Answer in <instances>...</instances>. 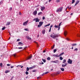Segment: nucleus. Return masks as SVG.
I'll use <instances>...</instances> for the list:
<instances>
[{"mask_svg":"<svg viewBox=\"0 0 80 80\" xmlns=\"http://www.w3.org/2000/svg\"><path fill=\"white\" fill-rule=\"evenodd\" d=\"M58 37H60V34H54L53 36V34H51L50 35V37H52V38H53V39H55L56 38H58Z\"/></svg>","mask_w":80,"mask_h":80,"instance_id":"f257e3e1","label":"nucleus"},{"mask_svg":"<svg viewBox=\"0 0 80 80\" xmlns=\"http://www.w3.org/2000/svg\"><path fill=\"white\" fill-rule=\"evenodd\" d=\"M66 62V60L65 59L63 60L62 62V63H64V64L62 65V67H65L67 65V63Z\"/></svg>","mask_w":80,"mask_h":80,"instance_id":"f03ea898","label":"nucleus"},{"mask_svg":"<svg viewBox=\"0 0 80 80\" xmlns=\"http://www.w3.org/2000/svg\"><path fill=\"white\" fill-rule=\"evenodd\" d=\"M63 10V7H61L59 8H57L56 12H62Z\"/></svg>","mask_w":80,"mask_h":80,"instance_id":"7ed1b4c3","label":"nucleus"},{"mask_svg":"<svg viewBox=\"0 0 80 80\" xmlns=\"http://www.w3.org/2000/svg\"><path fill=\"white\" fill-rule=\"evenodd\" d=\"M72 60H71L70 59H68V63L69 64H72Z\"/></svg>","mask_w":80,"mask_h":80,"instance_id":"20e7f679","label":"nucleus"},{"mask_svg":"<svg viewBox=\"0 0 80 80\" xmlns=\"http://www.w3.org/2000/svg\"><path fill=\"white\" fill-rule=\"evenodd\" d=\"M28 21H27L25 22H24L23 23V25L24 26H26L27 25V23H28Z\"/></svg>","mask_w":80,"mask_h":80,"instance_id":"39448f33","label":"nucleus"},{"mask_svg":"<svg viewBox=\"0 0 80 80\" xmlns=\"http://www.w3.org/2000/svg\"><path fill=\"white\" fill-rule=\"evenodd\" d=\"M59 62L58 60L51 61V63H58Z\"/></svg>","mask_w":80,"mask_h":80,"instance_id":"423d86ee","label":"nucleus"},{"mask_svg":"<svg viewBox=\"0 0 80 80\" xmlns=\"http://www.w3.org/2000/svg\"><path fill=\"white\" fill-rule=\"evenodd\" d=\"M33 15H36L37 14V10L34 11L32 13Z\"/></svg>","mask_w":80,"mask_h":80,"instance_id":"0eeeda50","label":"nucleus"},{"mask_svg":"<svg viewBox=\"0 0 80 80\" xmlns=\"http://www.w3.org/2000/svg\"><path fill=\"white\" fill-rule=\"evenodd\" d=\"M54 27H55V28H58V30H59L60 28V27L58 26V25L57 26V25H55Z\"/></svg>","mask_w":80,"mask_h":80,"instance_id":"6e6552de","label":"nucleus"},{"mask_svg":"<svg viewBox=\"0 0 80 80\" xmlns=\"http://www.w3.org/2000/svg\"><path fill=\"white\" fill-rule=\"evenodd\" d=\"M41 9L42 11H43V10L45 9V8L44 7H42L41 8Z\"/></svg>","mask_w":80,"mask_h":80,"instance_id":"1a4fd4ad","label":"nucleus"},{"mask_svg":"<svg viewBox=\"0 0 80 80\" xmlns=\"http://www.w3.org/2000/svg\"><path fill=\"white\" fill-rule=\"evenodd\" d=\"M18 45H21V46H22V45H23V43H22L21 42H19L18 43Z\"/></svg>","mask_w":80,"mask_h":80,"instance_id":"9d476101","label":"nucleus"},{"mask_svg":"<svg viewBox=\"0 0 80 80\" xmlns=\"http://www.w3.org/2000/svg\"><path fill=\"white\" fill-rule=\"evenodd\" d=\"M80 2V1H77L76 2V3L74 5V7H75L76 6V5H77L78 4V3Z\"/></svg>","mask_w":80,"mask_h":80,"instance_id":"9b49d317","label":"nucleus"},{"mask_svg":"<svg viewBox=\"0 0 80 80\" xmlns=\"http://www.w3.org/2000/svg\"><path fill=\"white\" fill-rule=\"evenodd\" d=\"M42 33L43 35H44L45 33V29L42 30Z\"/></svg>","mask_w":80,"mask_h":80,"instance_id":"f8f14e48","label":"nucleus"},{"mask_svg":"<svg viewBox=\"0 0 80 80\" xmlns=\"http://www.w3.org/2000/svg\"><path fill=\"white\" fill-rule=\"evenodd\" d=\"M43 22H39V24L40 25H43Z\"/></svg>","mask_w":80,"mask_h":80,"instance_id":"ddd939ff","label":"nucleus"},{"mask_svg":"<svg viewBox=\"0 0 80 80\" xmlns=\"http://www.w3.org/2000/svg\"><path fill=\"white\" fill-rule=\"evenodd\" d=\"M36 22H39V19L38 18H36Z\"/></svg>","mask_w":80,"mask_h":80,"instance_id":"4468645a","label":"nucleus"},{"mask_svg":"<svg viewBox=\"0 0 80 80\" xmlns=\"http://www.w3.org/2000/svg\"><path fill=\"white\" fill-rule=\"evenodd\" d=\"M26 38L28 40H31L32 38H31L29 36H27Z\"/></svg>","mask_w":80,"mask_h":80,"instance_id":"2eb2a0df","label":"nucleus"},{"mask_svg":"<svg viewBox=\"0 0 80 80\" xmlns=\"http://www.w3.org/2000/svg\"><path fill=\"white\" fill-rule=\"evenodd\" d=\"M32 58V56H31L30 57H28L27 58L28 60H29V59H31Z\"/></svg>","mask_w":80,"mask_h":80,"instance_id":"dca6fc26","label":"nucleus"},{"mask_svg":"<svg viewBox=\"0 0 80 80\" xmlns=\"http://www.w3.org/2000/svg\"><path fill=\"white\" fill-rule=\"evenodd\" d=\"M10 24V22H9L6 23V25H9Z\"/></svg>","mask_w":80,"mask_h":80,"instance_id":"f3484780","label":"nucleus"},{"mask_svg":"<svg viewBox=\"0 0 80 80\" xmlns=\"http://www.w3.org/2000/svg\"><path fill=\"white\" fill-rule=\"evenodd\" d=\"M50 23H49L48 24L45 25L44 26V27H47L48 26H50Z\"/></svg>","mask_w":80,"mask_h":80,"instance_id":"a211bd4d","label":"nucleus"},{"mask_svg":"<svg viewBox=\"0 0 80 80\" xmlns=\"http://www.w3.org/2000/svg\"><path fill=\"white\" fill-rule=\"evenodd\" d=\"M64 35L66 36V35L67 34V31H65L64 32Z\"/></svg>","mask_w":80,"mask_h":80,"instance_id":"6ab92c4d","label":"nucleus"},{"mask_svg":"<svg viewBox=\"0 0 80 80\" xmlns=\"http://www.w3.org/2000/svg\"><path fill=\"white\" fill-rule=\"evenodd\" d=\"M42 14V12H39L38 13V15H41Z\"/></svg>","mask_w":80,"mask_h":80,"instance_id":"aec40b11","label":"nucleus"},{"mask_svg":"<svg viewBox=\"0 0 80 80\" xmlns=\"http://www.w3.org/2000/svg\"><path fill=\"white\" fill-rule=\"evenodd\" d=\"M60 70L62 71V72H63V71H64V68H60Z\"/></svg>","mask_w":80,"mask_h":80,"instance_id":"412c9836","label":"nucleus"},{"mask_svg":"<svg viewBox=\"0 0 80 80\" xmlns=\"http://www.w3.org/2000/svg\"><path fill=\"white\" fill-rule=\"evenodd\" d=\"M9 72H10V71L9 70H7V71H6L5 72V73H8Z\"/></svg>","mask_w":80,"mask_h":80,"instance_id":"4be33fe9","label":"nucleus"},{"mask_svg":"<svg viewBox=\"0 0 80 80\" xmlns=\"http://www.w3.org/2000/svg\"><path fill=\"white\" fill-rule=\"evenodd\" d=\"M42 60L43 61L44 63H45V62H46V60H45V59H43L42 58Z\"/></svg>","mask_w":80,"mask_h":80,"instance_id":"5701e85b","label":"nucleus"},{"mask_svg":"<svg viewBox=\"0 0 80 80\" xmlns=\"http://www.w3.org/2000/svg\"><path fill=\"white\" fill-rule=\"evenodd\" d=\"M30 68L28 67H27V69H26V71L27 72H28V71H29Z\"/></svg>","mask_w":80,"mask_h":80,"instance_id":"b1692460","label":"nucleus"},{"mask_svg":"<svg viewBox=\"0 0 80 80\" xmlns=\"http://www.w3.org/2000/svg\"><path fill=\"white\" fill-rule=\"evenodd\" d=\"M59 58L60 60H63V58L62 57H60Z\"/></svg>","mask_w":80,"mask_h":80,"instance_id":"393cba45","label":"nucleus"},{"mask_svg":"<svg viewBox=\"0 0 80 80\" xmlns=\"http://www.w3.org/2000/svg\"><path fill=\"white\" fill-rule=\"evenodd\" d=\"M5 27H4L3 28H2V30H5Z\"/></svg>","mask_w":80,"mask_h":80,"instance_id":"a878e982","label":"nucleus"},{"mask_svg":"<svg viewBox=\"0 0 80 80\" xmlns=\"http://www.w3.org/2000/svg\"><path fill=\"white\" fill-rule=\"evenodd\" d=\"M72 4H73V3H74V2H75V0H72Z\"/></svg>","mask_w":80,"mask_h":80,"instance_id":"bb28decb","label":"nucleus"},{"mask_svg":"<svg viewBox=\"0 0 80 80\" xmlns=\"http://www.w3.org/2000/svg\"><path fill=\"white\" fill-rule=\"evenodd\" d=\"M47 59L48 60H50V58L48 57L47 58Z\"/></svg>","mask_w":80,"mask_h":80,"instance_id":"cd10ccee","label":"nucleus"},{"mask_svg":"<svg viewBox=\"0 0 80 80\" xmlns=\"http://www.w3.org/2000/svg\"><path fill=\"white\" fill-rule=\"evenodd\" d=\"M57 50L56 49H54V50H53V51H54L53 52L54 53H55L56 52H57Z\"/></svg>","mask_w":80,"mask_h":80,"instance_id":"c85d7f7f","label":"nucleus"},{"mask_svg":"<svg viewBox=\"0 0 80 80\" xmlns=\"http://www.w3.org/2000/svg\"><path fill=\"white\" fill-rule=\"evenodd\" d=\"M60 2V0H57L56 1V2L57 3H59Z\"/></svg>","mask_w":80,"mask_h":80,"instance_id":"c756f323","label":"nucleus"},{"mask_svg":"<svg viewBox=\"0 0 80 80\" xmlns=\"http://www.w3.org/2000/svg\"><path fill=\"white\" fill-rule=\"evenodd\" d=\"M41 26H42L39 24V25H38V28H40V27H41Z\"/></svg>","mask_w":80,"mask_h":80,"instance_id":"7c9ffc66","label":"nucleus"},{"mask_svg":"<svg viewBox=\"0 0 80 80\" xmlns=\"http://www.w3.org/2000/svg\"><path fill=\"white\" fill-rule=\"evenodd\" d=\"M37 70L35 69L33 70L32 71V72H36Z\"/></svg>","mask_w":80,"mask_h":80,"instance_id":"2f4dec72","label":"nucleus"},{"mask_svg":"<svg viewBox=\"0 0 80 80\" xmlns=\"http://www.w3.org/2000/svg\"><path fill=\"white\" fill-rule=\"evenodd\" d=\"M9 11H11V10H12V8L11 7L9 8Z\"/></svg>","mask_w":80,"mask_h":80,"instance_id":"473e14b6","label":"nucleus"},{"mask_svg":"<svg viewBox=\"0 0 80 80\" xmlns=\"http://www.w3.org/2000/svg\"><path fill=\"white\" fill-rule=\"evenodd\" d=\"M74 50V51H78V49L77 48H76Z\"/></svg>","mask_w":80,"mask_h":80,"instance_id":"72a5a7b5","label":"nucleus"},{"mask_svg":"<svg viewBox=\"0 0 80 80\" xmlns=\"http://www.w3.org/2000/svg\"><path fill=\"white\" fill-rule=\"evenodd\" d=\"M32 67V68H34L36 67V65H34Z\"/></svg>","mask_w":80,"mask_h":80,"instance_id":"f704fd0d","label":"nucleus"},{"mask_svg":"<svg viewBox=\"0 0 80 80\" xmlns=\"http://www.w3.org/2000/svg\"><path fill=\"white\" fill-rule=\"evenodd\" d=\"M64 54V52H63L62 53H61L60 54V55L61 56L63 55Z\"/></svg>","mask_w":80,"mask_h":80,"instance_id":"c9c22d12","label":"nucleus"},{"mask_svg":"<svg viewBox=\"0 0 80 80\" xmlns=\"http://www.w3.org/2000/svg\"><path fill=\"white\" fill-rule=\"evenodd\" d=\"M72 45V46H76V45H77V44H73Z\"/></svg>","mask_w":80,"mask_h":80,"instance_id":"e433bc0d","label":"nucleus"},{"mask_svg":"<svg viewBox=\"0 0 80 80\" xmlns=\"http://www.w3.org/2000/svg\"><path fill=\"white\" fill-rule=\"evenodd\" d=\"M25 73H26V75H28V72L27 71H26L25 72Z\"/></svg>","mask_w":80,"mask_h":80,"instance_id":"4c0bfd02","label":"nucleus"},{"mask_svg":"<svg viewBox=\"0 0 80 80\" xmlns=\"http://www.w3.org/2000/svg\"><path fill=\"white\" fill-rule=\"evenodd\" d=\"M2 65H3V64H2V63H1V64H0V66H1V67H2Z\"/></svg>","mask_w":80,"mask_h":80,"instance_id":"58836bf2","label":"nucleus"},{"mask_svg":"<svg viewBox=\"0 0 80 80\" xmlns=\"http://www.w3.org/2000/svg\"><path fill=\"white\" fill-rule=\"evenodd\" d=\"M66 40H67L68 41H70V39L68 38H66Z\"/></svg>","mask_w":80,"mask_h":80,"instance_id":"ea45409f","label":"nucleus"},{"mask_svg":"<svg viewBox=\"0 0 80 80\" xmlns=\"http://www.w3.org/2000/svg\"><path fill=\"white\" fill-rule=\"evenodd\" d=\"M62 22H61L59 24V25H58V27H60V25H61V24H62Z\"/></svg>","mask_w":80,"mask_h":80,"instance_id":"a19ab883","label":"nucleus"},{"mask_svg":"<svg viewBox=\"0 0 80 80\" xmlns=\"http://www.w3.org/2000/svg\"><path fill=\"white\" fill-rule=\"evenodd\" d=\"M24 30H25L26 31H28V28H25Z\"/></svg>","mask_w":80,"mask_h":80,"instance_id":"79ce46f5","label":"nucleus"},{"mask_svg":"<svg viewBox=\"0 0 80 80\" xmlns=\"http://www.w3.org/2000/svg\"><path fill=\"white\" fill-rule=\"evenodd\" d=\"M20 39H18L17 40V42H20Z\"/></svg>","mask_w":80,"mask_h":80,"instance_id":"37998d69","label":"nucleus"},{"mask_svg":"<svg viewBox=\"0 0 80 80\" xmlns=\"http://www.w3.org/2000/svg\"><path fill=\"white\" fill-rule=\"evenodd\" d=\"M18 48V49H22V48H23L21 47Z\"/></svg>","mask_w":80,"mask_h":80,"instance_id":"c03bdc74","label":"nucleus"},{"mask_svg":"<svg viewBox=\"0 0 80 80\" xmlns=\"http://www.w3.org/2000/svg\"><path fill=\"white\" fill-rule=\"evenodd\" d=\"M3 3V1H1L0 2V5Z\"/></svg>","mask_w":80,"mask_h":80,"instance_id":"a18cd8bd","label":"nucleus"},{"mask_svg":"<svg viewBox=\"0 0 80 80\" xmlns=\"http://www.w3.org/2000/svg\"><path fill=\"white\" fill-rule=\"evenodd\" d=\"M45 17H42V20H45Z\"/></svg>","mask_w":80,"mask_h":80,"instance_id":"49530a36","label":"nucleus"},{"mask_svg":"<svg viewBox=\"0 0 80 80\" xmlns=\"http://www.w3.org/2000/svg\"><path fill=\"white\" fill-rule=\"evenodd\" d=\"M49 32H51V28H50V29L49 30Z\"/></svg>","mask_w":80,"mask_h":80,"instance_id":"de8ad7c7","label":"nucleus"},{"mask_svg":"<svg viewBox=\"0 0 80 80\" xmlns=\"http://www.w3.org/2000/svg\"><path fill=\"white\" fill-rule=\"evenodd\" d=\"M29 68L30 70H31V69H33V68H32V67H30V68Z\"/></svg>","mask_w":80,"mask_h":80,"instance_id":"09e8293b","label":"nucleus"},{"mask_svg":"<svg viewBox=\"0 0 80 80\" xmlns=\"http://www.w3.org/2000/svg\"><path fill=\"white\" fill-rule=\"evenodd\" d=\"M36 10L37 11H38V10H39V8H36Z\"/></svg>","mask_w":80,"mask_h":80,"instance_id":"8fccbe9b","label":"nucleus"},{"mask_svg":"<svg viewBox=\"0 0 80 80\" xmlns=\"http://www.w3.org/2000/svg\"><path fill=\"white\" fill-rule=\"evenodd\" d=\"M7 66H10V64H7Z\"/></svg>","mask_w":80,"mask_h":80,"instance_id":"3c124183","label":"nucleus"},{"mask_svg":"<svg viewBox=\"0 0 80 80\" xmlns=\"http://www.w3.org/2000/svg\"><path fill=\"white\" fill-rule=\"evenodd\" d=\"M48 73V72H45L44 73L45 74H47V73Z\"/></svg>","mask_w":80,"mask_h":80,"instance_id":"603ef678","label":"nucleus"},{"mask_svg":"<svg viewBox=\"0 0 80 80\" xmlns=\"http://www.w3.org/2000/svg\"><path fill=\"white\" fill-rule=\"evenodd\" d=\"M52 27H53V25H51L50 28H52Z\"/></svg>","mask_w":80,"mask_h":80,"instance_id":"864d4df0","label":"nucleus"},{"mask_svg":"<svg viewBox=\"0 0 80 80\" xmlns=\"http://www.w3.org/2000/svg\"><path fill=\"white\" fill-rule=\"evenodd\" d=\"M44 75H45V73H43L41 75L42 76H43Z\"/></svg>","mask_w":80,"mask_h":80,"instance_id":"5fc2aeb1","label":"nucleus"},{"mask_svg":"<svg viewBox=\"0 0 80 80\" xmlns=\"http://www.w3.org/2000/svg\"><path fill=\"white\" fill-rule=\"evenodd\" d=\"M45 52H46V51L45 50H44L43 51V53H45Z\"/></svg>","mask_w":80,"mask_h":80,"instance_id":"6e6d98bb","label":"nucleus"},{"mask_svg":"<svg viewBox=\"0 0 80 80\" xmlns=\"http://www.w3.org/2000/svg\"><path fill=\"white\" fill-rule=\"evenodd\" d=\"M14 67V66H12L11 67V68H13Z\"/></svg>","mask_w":80,"mask_h":80,"instance_id":"4d7b16f0","label":"nucleus"},{"mask_svg":"<svg viewBox=\"0 0 80 80\" xmlns=\"http://www.w3.org/2000/svg\"><path fill=\"white\" fill-rule=\"evenodd\" d=\"M61 56V55H60V54L58 56V57H60Z\"/></svg>","mask_w":80,"mask_h":80,"instance_id":"13d9d810","label":"nucleus"},{"mask_svg":"<svg viewBox=\"0 0 80 80\" xmlns=\"http://www.w3.org/2000/svg\"><path fill=\"white\" fill-rule=\"evenodd\" d=\"M16 4H17V5H18V2H16Z\"/></svg>","mask_w":80,"mask_h":80,"instance_id":"bf43d9fd","label":"nucleus"},{"mask_svg":"<svg viewBox=\"0 0 80 80\" xmlns=\"http://www.w3.org/2000/svg\"><path fill=\"white\" fill-rule=\"evenodd\" d=\"M55 56L56 57H58V55H55Z\"/></svg>","mask_w":80,"mask_h":80,"instance_id":"052dcab7","label":"nucleus"},{"mask_svg":"<svg viewBox=\"0 0 80 80\" xmlns=\"http://www.w3.org/2000/svg\"><path fill=\"white\" fill-rule=\"evenodd\" d=\"M48 3V1H47L45 2V4H47Z\"/></svg>","mask_w":80,"mask_h":80,"instance_id":"680f3d73","label":"nucleus"},{"mask_svg":"<svg viewBox=\"0 0 80 80\" xmlns=\"http://www.w3.org/2000/svg\"><path fill=\"white\" fill-rule=\"evenodd\" d=\"M19 15H22V13H21V12H19Z\"/></svg>","mask_w":80,"mask_h":80,"instance_id":"e2e57ef3","label":"nucleus"},{"mask_svg":"<svg viewBox=\"0 0 80 80\" xmlns=\"http://www.w3.org/2000/svg\"><path fill=\"white\" fill-rule=\"evenodd\" d=\"M35 20H36V18H34L33 19V21H35Z\"/></svg>","mask_w":80,"mask_h":80,"instance_id":"0e129e2a","label":"nucleus"},{"mask_svg":"<svg viewBox=\"0 0 80 80\" xmlns=\"http://www.w3.org/2000/svg\"><path fill=\"white\" fill-rule=\"evenodd\" d=\"M72 8V7H70L69 8H68L69 10H70V9H71Z\"/></svg>","mask_w":80,"mask_h":80,"instance_id":"69168bd1","label":"nucleus"},{"mask_svg":"<svg viewBox=\"0 0 80 80\" xmlns=\"http://www.w3.org/2000/svg\"><path fill=\"white\" fill-rule=\"evenodd\" d=\"M13 57H15V56H16L15 54H13Z\"/></svg>","mask_w":80,"mask_h":80,"instance_id":"338daca9","label":"nucleus"},{"mask_svg":"<svg viewBox=\"0 0 80 80\" xmlns=\"http://www.w3.org/2000/svg\"><path fill=\"white\" fill-rule=\"evenodd\" d=\"M73 13H71V15H73Z\"/></svg>","mask_w":80,"mask_h":80,"instance_id":"774afa93","label":"nucleus"}]
</instances>
